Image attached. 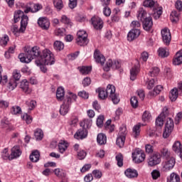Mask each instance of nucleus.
<instances>
[{
  "instance_id": "052dcab7",
  "label": "nucleus",
  "mask_w": 182,
  "mask_h": 182,
  "mask_svg": "<svg viewBox=\"0 0 182 182\" xmlns=\"http://www.w3.org/2000/svg\"><path fill=\"white\" fill-rule=\"evenodd\" d=\"M87 154L86 151H83V150H80L77 152V159H79V160H83L85 159V158L86 157Z\"/></svg>"
},
{
  "instance_id": "c03bdc74",
  "label": "nucleus",
  "mask_w": 182,
  "mask_h": 182,
  "mask_svg": "<svg viewBox=\"0 0 182 182\" xmlns=\"http://www.w3.org/2000/svg\"><path fill=\"white\" fill-rule=\"evenodd\" d=\"M53 4L55 8H56V9H58V11H60V9L63 8V1H62V0H54Z\"/></svg>"
},
{
  "instance_id": "bf43d9fd",
  "label": "nucleus",
  "mask_w": 182,
  "mask_h": 182,
  "mask_svg": "<svg viewBox=\"0 0 182 182\" xmlns=\"http://www.w3.org/2000/svg\"><path fill=\"white\" fill-rule=\"evenodd\" d=\"M103 120H105V117L103 115H100L97 119V127H102L103 126Z\"/></svg>"
},
{
  "instance_id": "f3484780",
  "label": "nucleus",
  "mask_w": 182,
  "mask_h": 182,
  "mask_svg": "<svg viewBox=\"0 0 182 182\" xmlns=\"http://www.w3.org/2000/svg\"><path fill=\"white\" fill-rule=\"evenodd\" d=\"M142 23L144 31H150L153 28V19L150 16L143 20Z\"/></svg>"
},
{
  "instance_id": "4be33fe9",
  "label": "nucleus",
  "mask_w": 182,
  "mask_h": 182,
  "mask_svg": "<svg viewBox=\"0 0 182 182\" xmlns=\"http://www.w3.org/2000/svg\"><path fill=\"white\" fill-rule=\"evenodd\" d=\"M181 63H182V50L176 53L173 60V65H175V66L181 65Z\"/></svg>"
},
{
  "instance_id": "6ab92c4d",
  "label": "nucleus",
  "mask_w": 182,
  "mask_h": 182,
  "mask_svg": "<svg viewBox=\"0 0 182 182\" xmlns=\"http://www.w3.org/2000/svg\"><path fill=\"white\" fill-rule=\"evenodd\" d=\"M69 110H70V104L64 101V103L60 106V113L62 116H66L68 113H69Z\"/></svg>"
},
{
  "instance_id": "dca6fc26",
  "label": "nucleus",
  "mask_w": 182,
  "mask_h": 182,
  "mask_svg": "<svg viewBox=\"0 0 182 182\" xmlns=\"http://www.w3.org/2000/svg\"><path fill=\"white\" fill-rule=\"evenodd\" d=\"M161 161V158L160 157V155L154 154L149 158L148 161V164L149 166H150V167H153L154 166H157V164H160Z\"/></svg>"
},
{
  "instance_id": "3c124183",
  "label": "nucleus",
  "mask_w": 182,
  "mask_h": 182,
  "mask_svg": "<svg viewBox=\"0 0 182 182\" xmlns=\"http://www.w3.org/2000/svg\"><path fill=\"white\" fill-rule=\"evenodd\" d=\"M8 82V76L4 75L2 77V67L0 65V83H3V85H5Z\"/></svg>"
},
{
  "instance_id": "a19ab883",
  "label": "nucleus",
  "mask_w": 182,
  "mask_h": 182,
  "mask_svg": "<svg viewBox=\"0 0 182 182\" xmlns=\"http://www.w3.org/2000/svg\"><path fill=\"white\" fill-rule=\"evenodd\" d=\"M23 15V11L18 10L16 13L14 14V22L16 23V22H19V19L21 18H22V16Z\"/></svg>"
},
{
  "instance_id": "aec40b11",
  "label": "nucleus",
  "mask_w": 182,
  "mask_h": 182,
  "mask_svg": "<svg viewBox=\"0 0 182 182\" xmlns=\"http://www.w3.org/2000/svg\"><path fill=\"white\" fill-rule=\"evenodd\" d=\"M94 58L97 63H100L101 65L105 64L106 58L102 55L100 51L96 50L94 53Z\"/></svg>"
},
{
  "instance_id": "338daca9",
  "label": "nucleus",
  "mask_w": 182,
  "mask_h": 182,
  "mask_svg": "<svg viewBox=\"0 0 182 182\" xmlns=\"http://www.w3.org/2000/svg\"><path fill=\"white\" fill-rule=\"evenodd\" d=\"M13 77L15 80H19L21 79V73L18 70H15L13 72Z\"/></svg>"
},
{
  "instance_id": "a211bd4d",
  "label": "nucleus",
  "mask_w": 182,
  "mask_h": 182,
  "mask_svg": "<svg viewBox=\"0 0 182 182\" xmlns=\"http://www.w3.org/2000/svg\"><path fill=\"white\" fill-rule=\"evenodd\" d=\"M28 20L29 18L28 17V16L23 14V16H21V27L19 28V32H25V31H26V26H28Z\"/></svg>"
},
{
  "instance_id": "72a5a7b5",
  "label": "nucleus",
  "mask_w": 182,
  "mask_h": 182,
  "mask_svg": "<svg viewBox=\"0 0 182 182\" xmlns=\"http://www.w3.org/2000/svg\"><path fill=\"white\" fill-rule=\"evenodd\" d=\"M168 182H180V176L174 172L171 173L168 178Z\"/></svg>"
},
{
  "instance_id": "37998d69",
  "label": "nucleus",
  "mask_w": 182,
  "mask_h": 182,
  "mask_svg": "<svg viewBox=\"0 0 182 182\" xmlns=\"http://www.w3.org/2000/svg\"><path fill=\"white\" fill-rule=\"evenodd\" d=\"M116 161H117V166L119 167H122L123 166V154H118L116 157Z\"/></svg>"
},
{
  "instance_id": "c756f323",
  "label": "nucleus",
  "mask_w": 182,
  "mask_h": 182,
  "mask_svg": "<svg viewBox=\"0 0 182 182\" xmlns=\"http://www.w3.org/2000/svg\"><path fill=\"white\" fill-rule=\"evenodd\" d=\"M137 17L142 22L143 21H144L146 19V18H148L147 17V11H146L144 8H140L138 11Z\"/></svg>"
},
{
  "instance_id": "774afa93",
  "label": "nucleus",
  "mask_w": 182,
  "mask_h": 182,
  "mask_svg": "<svg viewBox=\"0 0 182 182\" xmlns=\"http://www.w3.org/2000/svg\"><path fill=\"white\" fill-rule=\"evenodd\" d=\"M175 6L176 8V9L181 12V11H182V1L180 0H178L176 4H175Z\"/></svg>"
},
{
  "instance_id": "5701e85b",
  "label": "nucleus",
  "mask_w": 182,
  "mask_h": 182,
  "mask_svg": "<svg viewBox=\"0 0 182 182\" xmlns=\"http://www.w3.org/2000/svg\"><path fill=\"white\" fill-rule=\"evenodd\" d=\"M97 141L100 146L106 144V143H107V137L106 136V134L103 133L98 134L97 136Z\"/></svg>"
},
{
  "instance_id": "bb28decb",
  "label": "nucleus",
  "mask_w": 182,
  "mask_h": 182,
  "mask_svg": "<svg viewBox=\"0 0 182 182\" xmlns=\"http://www.w3.org/2000/svg\"><path fill=\"white\" fill-rule=\"evenodd\" d=\"M68 147H69V144L65 141H60L58 144V150L61 154L65 153Z\"/></svg>"
},
{
  "instance_id": "680f3d73",
  "label": "nucleus",
  "mask_w": 182,
  "mask_h": 182,
  "mask_svg": "<svg viewBox=\"0 0 182 182\" xmlns=\"http://www.w3.org/2000/svg\"><path fill=\"white\" fill-rule=\"evenodd\" d=\"M92 176L95 177V178H102V171L97 169L94 170L92 171Z\"/></svg>"
},
{
  "instance_id": "cd10ccee",
  "label": "nucleus",
  "mask_w": 182,
  "mask_h": 182,
  "mask_svg": "<svg viewBox=\"0 0 182 182\" xmlns=\"http://www.w3.org/2000/svg\"><path fill=\"white\" fill-rule=\"evenodd\" d=\"M161 90H163V86L157 85L156 87H154L153 91H150L149 92V96H151V97H154V96H157V95H159Z\"/></svg>"
},
{
  "instance_id": "e433bc0d",
  "label": "nucleus",
  "mask_w": 182,
  "mask_h": 182,
  "mask_svg": "<svg viewBox=\"0 0 182 182\" xmlns=\"http://www.w3.org/2000/svg\"><path fill=\"white\" fill-rule=\"evenodd\" d=\"M34 136L36 140H42L43 139V131L41 129H37L34 131Z\"/></svg>"
},
{
  "instance_id": "603ef678",
  "label": "nucleus",
  "mask_w": 182,
  "mask_h": 182,
  "mask_svg": "<svg viewBox=\"0 0 182 182\" xmlns=\"http://www.w3.org/2000/svg\"><path fill=\"white\" fill-rule=\"evenodd\" d=\"M130 102L131 105L132 106V107H134V109H136V107L139 106V100H137V97L134 96L131 97Z\"/></svg>"
},
{
  "instance_id": "e2e57ef3",
  "label": "nucleus",
  "mask_w": 182,
  "mask_h": 182,
  "mask_svg": "<svg viewBox=\"0 0 182 182\" xmlns=\"http://www.w3.org/2000/svg\"><path fill=\"white\" fill-rule=\"evenodd\" d=\"M103 14L105 16H110L112 14V10H110V8H109L107 5H105V7H104Z\"/></svg>"
},
{
  "instance_id": "b1692460",
  "label": "nucleus",
  "mask_w": 182,
  "mask_h": 182,
  "mask_svg": "<svg viewBox=\"0 0 182 182\" xmlns=\"http://www.w3.org/2000/svg\"><path fill=\"white\" fill-rule=\"evenodd\" d=\"M20 87L25 93H31V92H32L31 88H29V82L26 80H23L21 82Z\"/></svg>"
},
{
  "instance_id": "4c0bfd02",
  "label": "nucleus",
  "mask_w": 182,
  "mask_h": 182,
  "mask_svg": "<svg viewBox=\"0 0 182 182\" xmlns=\"http://www.w3.org/2000/svg\"><path fill=\"white\" fill-rule=\"evenodd\" d=\"M92 121L91 119H85L81 123V126H83L82 129H90L92 127Z\"/></svg>"
},
{
  "instance_id": "ddd939ff",
  "label": "nucleus",
  "mask_w": 182,
  "mask_h": 182,
  "mask_svg": "<svg viewBox=\"0 0 182 182\" xmlns=\"http://www.w3.org/2000/svg\"><path fill=\"white\" fill-rule=\"evenodd\" d=\"M139 36H140V30L133 28L127 34V41H129V42H132L134 39H137Z\"/></svg>"
},
{
  "instance_id": "20e7f679",
  "label": "nucleus",
  "mask_w": 182,
  "mask_h": 182,
  "mask_svg": "<svg viewBox=\"0 0 182 182\" xmlns=\"http://www.w3.org/2000/svg\"><path fill=\"white\" fill-rule=\"evenodd\" d=\"M144 6L153 9L154 16L156 19L160 18V16L163 14V8L160 7L159 3L154 1V0H145L144 1Z\"/></svg>"
},
{
  "instance_id": "412c9836",
  "label": "nucleus",
  "mask_w": 182,
  "mask_h": 182,
  "mask_svg": "<svg viewBox=\"0 0 182 182\" xmlns=\"http://www.w3.org/2000/svg\"><path fill=\"white\" fill-rule=\"evenodd\" d=\"M124 174L128 178H134L139 176L137 171L133 168H127L124 171Z\"/></svg>"
},
{
  "instance_id": "de8ad7c7",
  "label": "nucleus",
  "mask_w": 182,
  "mask_h": 182,
  "mask_svg": "<svg viewBox=\"0 0 182 182\" xmlns=\"http://www.w3.org/2000/svg\"><path fill=\"white\" fill-rule=\"evenodd\" d=\"M160 73V70L157 67L153 68L150 72H149V76H151V77H154L155 76H157Z\"/></svg>"
},
{
  "instance_id": "f704fd0d",
  "label": "nucleus",
  "mask_w": 182,
  "mask_h": 182,
  "mask_svg": "<svg viewBox=\"0 0 182 182\" xmlns=\"http://www.w3.org/2000/svg\"><path fill=\"white\" fill-rule=\"evenodd\" d=\"M78 70L82 75H89L90 72H92V67H89V66L78 67Z\"/></svg>"
},
{
  "instance_id": "a878e982",
  "label": "nucleus",
  "mask_w": 182,
  "mask_h": 182,
  "mask_svg": "<svg viewBox=\"0 0 182 182\" xmlns=\"http://www.w3.org/2000/svg\"><path fill=\"white\" fill-rule=\"evenodd\" d=\"M39 157H41V154L38 150H36L31 154L30 160L33 163H38L39 161Z\"/></svg>"
},
{
  "instance_id": "0eeeda50",
  "label": "nucleus",
  "mask_w": 182,
  "mask_h": 182,
  "mask_svg": "<svg viewBox=\"0 0 182 182\" xmlns=\"http://www.w3.org/2000/svg\"><path fill=\"white\" fill-rule=\"evenodd\" d=\"M173 129L174 122H173V119L171 118H167L165 124V129L164 131L163 137L164 139H167V137H168V136H170L173 132Z\"/></svg>"
},
{
  "instance_id": "6e6552de",
  "label": "nucleus",
  "mask_w": 182,
  "mask_h": 182,
  "mask_svg": "<svg viewBox=\"0 0 182 182\" xmlns=\"http://www.w3.org/2000/svg\"><path fill=\"white\" fill-rule=\"evenodd\" d=\"M178 95L182 96V82L178 84V89L176 87L172 89L169 93V99L171 102H176Z\"/></svg>"
},
{
  "instance_id": "13d9d810",
  "label": "nucleus",
  "mask_w": 182,
  "mask_h": 182,
  "mask_svg": "<svg viewBox=\"0 0 182 182\" xmlns=\"http://www.w3.org/2000/svg\"><path fill=\"white\" fill-rule=\"evenodd\" d=\"M132 130L134 137H137L140 134V125H135Z\"/></svg>"
},
{
  "instance_id": "4d7b16f0",
  "label": "nucleus",
  "mask_w": 182,
  "mask_h": 182,
  "mask_svg": "<svg viewBox=\"0 0 182 182\" xmlns=\"http://www.w3.org/2000/svg\"><path fill=\"white\" fill-rule=\"evenodd\" d=\"M151 177L153 180H157V178H159L161 174H160V171L158 170H153L152 172L151 173Z\"/></svg>"
},
{
  "instance_id": "39448f33",
  "label": "nucleus",
  "mask_w": 182,
  "mask_h": 182,
  "mask_svg": "<svg viewBox=\"0 0 182 182\" xmlns=\"http://www.w3.org/2000/svg\"><path fill=\"white\" fill-rule=\"evenodd\" d=\"M145 159L146 154H144V151L140 149H135L132 153V160L134 163L140 164V163H143V161H144Z\"/></svg>"
},
{
  "instance_id": "473e14b6",
  "label": "nucleus",
  "mask_w": 182,
  "mask_h": 182,
  "mask_svg": "<svg viewBox=\"0 0 182 182\" xmlns=\"http://www.w3.org/2000/svg\"><path fill=\"white\" fill-rule=\"evenodd\" d=\"M54 173L59 178H66V171L61 168H55Z\"/></svg>"
},
{
  "instance_id": "2eb2a0df",
  "label": "nucleus",
  "mask_w": 182,
  "mask_h": 182,
  "mask_svg": "<svg viewBox=\"0 0 182 182\" xmlns=\"http://www.w3.org/2000/svg\"><path fill=\"white\" fill-rule=\"evenodd\" d=\"M22 155V151H21V148L19 146H14L11 149V153L10 154V160H14V159H18Z\"/></svg>"
},
{
  "instance_id": "58836bf2",
  "label": "nucleus",
  "mask_w": 182,
  "mask_h": 182,
  "mask_svg": "<svg viewBox=\"0 0 182 182\" xmlns=\"http://www.w3.org/2000/svg\"><path fill=\"white\" fill-rule=\"evenodd\" d=\"M65 48V44L61 41H57L54 43V49L55 50H62Z\"/></svg>"
},
{
  "instance_id": "4468645a",
  "label": "nucleus",
  "mask_w": 182,
  "mask_h": 182,
  "mask_svg": "<svg viewBox=\"0 0 182 182\" xmlns=\"http://www.w3.org/2000/svg\"><path fill=\"white\" fill-rule=\"evenodd\" d=\"M92 25L95 29L99 30L103 28V20L97 16H94L91 18Z\"/></svg>"
},
{
  "instance_id": "ea45409f",
  "label": "nucleus",
  "mask_w": 182,
  "mask_h": 182,
  "mask_svg": "<svg viewBox=\"0 0 182 182\" xmlns=\"http://www.w3.org/2000/svg\"><path fill=\"white\" fill-rule=\"evenodd\" d=\"M178 16H180V12L173 11L171 13V19L172 22H177L178 21Z\"/></svg>"
},
{
  "instance_id": "69168bd1",
  "label": "nucleus",
  "mask_w": 182,
  "mask_h": 182,
  "mask_svg": "<svg viewBox=\"0 0 182 182\" xmlns=\"http://www.w3.org/2000/svg\"><path fill=\"white\" fill-rule=\"evenodd\" d=\"M16 86H17L16 82L15 80H12L9 82L8 87H9V90H14V89H15V87H16Z\"/></svg>"
},
{
  "instance_id": "9d476101",
  "label": "nucleus",
  "mask_w": 182,
  "mask_h": 182,
  "mask_svg": "<svg viewBox=\"0 0 182 182\" xmlns=\"http://www.w3.org/2000/svg\"><path fill=\"white\" fill-rule=\"evenodd\" d=\"M161 38L164 45L168 46L170 45V42H171V33H170V30L167 28L161 30Z\"/></svg>"
},
{
  "instance_id": "a18cd8bd",
  "label": "nucleus",
  "mask_w": 182,
  "mask_h": 182,
  "mask_svg": "<svg viewBox=\"0 0 182 182\" xmlns=\"http://www.w3.org/2000/svg\"><path fill=\"white\" fill-rule=\"evenodd\" d=\"M21 119H23V120H25L27 124H31L32 123L33 118L28 114H23V115H21Z\"/></svg>"
},
{
  "instance_id": "5fc2aeb1",
  "label": "nucleus",
  "mask_w": 182,
  "mask_h": 182,
  "mask_svg": "<svg viewBox=\"0 0 182 182\" xmlns=\"http://www.w3.org/2000/svg\"><path fill=\"white\" fill-rule=\"evenodd\" d=\"M1 157L4 160H11V155L8 153V149H4L1 152Z\"/></svg>"
},
{
  "instance_id": "0e129e2a",
  "label": "nucleus",
  "mask_w": 182,
  "mask_h": 182,
  "mask_svg": "<svg viewBox=\"0 0 182 182\" xmlns=\"http://www.w3.org/2000/svg\"><path fill=\"white\" fill-rule=\"evenodd\" d=\"M66 30L65 28H57L55 33L57 36H63Z\"/></svg>"
},
{
  "instance_id": "09e8293b",
  "label": "nucleus",
  "mask_w": 182,
  "mask_h": 182,
  "mask_svg": "<svg viewBox=\"0 0 182 182\" xmlns=\"http://www.w3.org/2000/svg\"><path fill=\"white\" fill-rule=\"evenodd\" d=\"M11 112L12 114H19L22 113V109H21L19 106H14L11 107Z\"/></svg>"
},
{
  "instance_id": "c9c22d12",
  "label": "nucleus",
  "mask_w": 182,
  "mask_h": 182,
  "mask_svg": "<svg viewBox=\"0 0 182 182\" xmlns=\"http://www.w3.org/2000/svg\"><path fill=\"white\" fill-rule=\"evenodd\" d=\"M158 55L161 58H167V56H168V51H167V48H159Z\"/></svg>"
},
{
  "instance_id": "f8f14e48",
  "label": "nucleus",
  "mask_w": 182,
  "mask_h": 182,
  "mask_svg": "<svg viewBox=\"0 0 182 182\" xmlns=\"http://www.w3.org/2000/svg\"><path fill=\"white\" fill-rule=\"evenodd\" d=\"M87 137V129L85 128H80L74 134V139L77 140H83Z\"/></svg>"
},
{
  "instance_id": "79ce46f5",
  "label": "nucleus",
  "mask_w": 182,
  "mask_h": 182,
  "mask_svg": "<svg viewBox=\"0 0 182 182\" xmlns=\"http://www.w3.org/2000/svg\"><path fill=\"white\" fill-rule=\"evenodd\" d=\"M113 63L114 61L112 60H108L104 67V70L105 72H109V70H110V68H112L113 69Z\"/></svg>"
},
{
  "instance_id": "6e6d98bb",
  "label": "nucleus",
  "mask_w": 182,
  "mask_h": 182,
  "mask_svg": "<svg viewBox=\"0 0 182 182\" xmlns=\"http://www.w3.org/2000/svg\"><path fill=\"white\" fill-rule=\"evenodd\" d=\"M160 151H161V156H163L166 159H168V157H170V151H168V149L163 148L162 149H161Z\"/></svg>"
},
{
  "instance_id": "8fccbe9b",
  "label": "nucleus",
  "mask_w": 182,
  "mask_h": 182,
  "mask_svg": "<svg viewBox=\"0 0 182 182\" xmlns=\"http://www.w3.org/2000/svg\"><path fill=\"white\" fill-rule=\"evenodd\" d=\"M164 117H163V115L158 117V119L156 120V125L159 127H161V126L164 124Z\"/></svg>"
},
{
  "instance_id": "1a4fd4ad",
  "label": "nucleus",
  "mask_w": 182,
  "mask_h": 182,
  "mask_svg": "<svg viewBox=\"0 0 182 182\" xmlns=\"http://www.w3.org/2000/svg\"><path fill=\"white\" fill-rule=\"evenodd\" d=\"M174 166H176V159L174 157H171L162 163V170L163 171H170L174 168Z\"/></svg>"
},
{
  "instance_id": "423d86ee",
  "label": "nucleus",
  "mask_w": 182,
  "mask_h": 182,
  "mask_svg": "<svg viewBox=\"0 0 182 182\" xmlns=\"http://www.w3.org/2000/svg\"><path fill=\"white\" fill-rule=\"evenodd\" d=\"M126 134H127L126 127H120L116 141L117 145L119 146V147H123V146H124V141H126Z\"/></svg>"
},
{
  "instance_id": "2f4dec72",
  "label": "nucleus",
  "mask_w": 182,
  "mask_h": 182,
  "mask_svg": "<svg viewBox=\"0 0 182 182\" xmlns=\"http://www.w3.org/2000/svg\"><path fill=\"white\" fill-rule=\"evenodd\" d=\"M77 98V95H76L75 94H73V92H68L67 97L65 100V102L72 105V102L76 100Z\"/></svg>"
},
{
  "instance_id": "c85d7f7f",
  "label": "nucleus",
  "mask_w": 182,
  "mask_h": 182,
  "mask_svg": "<svg viewBox=\"0 0 182 182\" xmlns=\"http://www.w3.org/2000/svg\"><path fill=\"white\" fill-rule=\"evenodd\" d=\"M56 97L58 100H63V98L65 97V89L63 87H59L57 89Z\"/></svg>"
},
{
  "instance_id": "864d4df0",
  "label": "nucleus",
  "mask_w": 182,
  "mask_h": 182,
  "mask_svg": "<svg viewBox=\"0 0 182 182\" xmlns=\"http://www.w3.org/2000/svg\"><path fill=\"white\" fill-rule=\"evenodd\" d=\"M8 42H9V37L7 35H5L0 39L1 46H5L6 45H8Z\"/></svg>"
},
{
  "instance_id": "7c9ffc66",
  "label": "nucleus",
  "mask_w": 182,
  "mask_h": 182,
  "mask_svg": "<svg viewBox=\"0 0 182 182\" xmlns=\"http://www.w3.org/2000/svg\"><path fill=\"white\" fill-rule=\"evenodd\" d=\"M77 45L80 46H86L87 43H89V41L87 40V34H85L83 37H80V42L78 38L76 39Z\"/></svg>"
},
{
  "instance_id": "f257e3e1",
  "label": "nucleus",
  "mask_w": 182,
  "mask_h": 182,
  "mask_svg": "<svg viewBox=\"0 0 182 182\" xmlns=\"http://www.w3.org/2000/svg\"><path fill=\"white\" fill-rule=\"evenodd\" d=\"M96 92L98 93L100 99L102 100L109 97L114 105H117L120 102L119 95L116 94V87L114 85H108L106 90L105 88H98Z\"/></svg>"
},
{
  "instance_id": "393cba45",
  "label": "nucleus",
  "mask_w": 182,
  "mask_h": 182,
  "mask_svg": "<svg viewBox=\"0 0 182 182\" xmlns=\"http://www.w3.org/2000/svg\"><path fill=\"white\" fill-rule=\"evenodd\" d=\"M139 74V65H134L130 70V79L131 80H136V77Z\"/></svg>"
},
{
  "instance_id": "49530a36",
  "label": "nucleus",
  "mask_w": 182,
  "mask_h": 182,
  "mask_svg": "<svg viewBox=\"0 0 182 182\" xmlns=\"http://www.w3.org/2000/svg\"><path fill=\"white\" fill-rule=\"evenodd\" d=\"M143 122H150L151 120V114L150 112L145 111L142 115Z\"/></svg>"
},
{
  "instance_id": "f03ea898",
  "label": "nucleus",
  "mask_w": 182,
  "mask_h": 182,
  "mask_svg": "<svg viewBox=\"0 0 182 182\" xmlns=\"http://www.w3.org/2000/svg\"><path fill=\"white\" fill-rule=\"evenodd\" d=\"M41 48L38 46L27 47L25 50V53H21L18 55V59L22 63H31L33 59L41 56Z\"/></svg>"
},
{
  "instance_id": "9b49d317",
  "label": "nucleus",
  "mask_w": 182,
  "mask_h": 182,
  "mask_svg": "<svg viewBox=\"0 0 182 182\" xmlns=\"http://www.w3.org/2000/svg\"><path fill=\"white\" fill-rule=\"evenodd\" d=\"M38 25L43 31H48L50 26V22L46 17H40L38 19Z\"/></svg>"
},
{
  "instance_id": "7ed1b4c3",
  "label": "nucleus",
  "mask_w": 182,
  "mask_h": 182,
  "mask_svg": "<svg viewBox=\"0 0 182 182\" xmlns=\"http://www.w3.org/2000/svg\"><path fill=\"white\" fill-rule=\"evenodd\" d=\"M55 63V56L49 49L42 50L38 60H36V65H53Z\"/></svg>"
}]
</instances>
